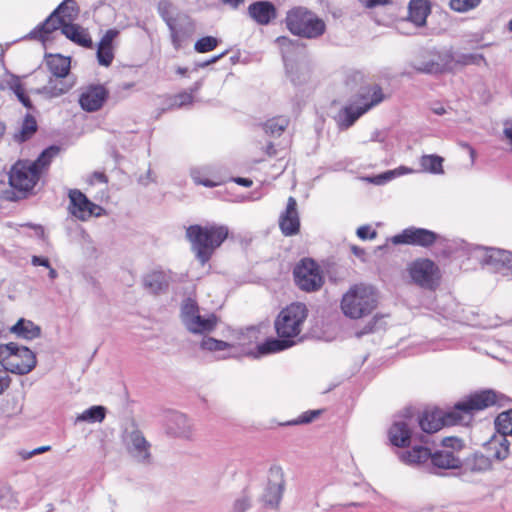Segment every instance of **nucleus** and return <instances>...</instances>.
<instances>
[{"instance_id":"f257e3e1","label":"nucleus","mask_w":512,"mask_h":512,"mask_svg":"<svg viewBox=\"0 0 512 512\" xmlns=\"http://www.w3.org/2000/svg\"><path fill=\"white\" fill-rule=\"evenodd\" d=\"M228 234V227L219 224L191 225L186 230L192 251L202 266L211 259L214 252L228 237Z\"/></svg>"},{"instance_id":"f03ea898","label":"nucleus","mask_w":512,"mask_h":512,"mask_svg":"<svg viewBox=\"0 0 512 512\" xmlns=\"http://www.w3.org/2000/svg\"><path fill=\"white\" fill-rule=\"evenodd\" d=\"M378 303V294L371 285H352L341 299V310L350 319H360L371 314Z\"/></svg>"},{"instance_id":"7ed1b4c3","label":"nucleus","mask_w":512,"mask_h":512,"mask_svg":"<svg viewBox=\"0 0 512 512\" xmlns=\"http://www.w3.org/2000/svg\"><path fill=\"white\" fill-rule=\"evenodd\" d=\"M285 22L293 35L307 39L318 38L326 30L325 22L304 7H295L288 11Z\"/></svg>"},{"instance_id":"20e7f679","label":"nucleus","mask_w":512,"mask_h":512,"mask_svg":"<svg viewBox=\"0 0 512 512\" xmlns=\"http://www.w3.org/2000/svg\"><path fill=\"white\" fill-rule=\"evenodd\" d=\"M36 363V355L29 348L14 342L0 345V364L6 371L25 375L35 368Z\"/></svg>"},{"instance_id":"39448f33","label":"nucleus","mask_w":512,"mask_h":512,"mask_svg":"<svg viewBox=\"0 0 512 512\" xmlns=\"http://www.w3.org/2000/svg\"><path fill=\"white\" fill-rule=\"evenodd\" d=\"M359 99L357 105L347 106L339 111L336 120L340 128L347 129L352 126L360 116L381 103L384 94L378 85H371L361 89Z\"/></svg>"},{"instance_id":"423d86ee","label":"nucleus","mask_w":512,"mask_h":512,"mask_svg":"<svg viewBox=\"0 0 512 512\" xmlns=\"http://www.w3.org/2000/svg\"><path fill=\"white\" fill-rule=\"evenodd\" d=\"M307 314V308L302 303H292L284 308L275 320L277 335L280 338L300 341Z\"/></svg>"},{"instance_id":"0eeeda50","label":"nucleus","mask_w":512,"mask_h":512,"mask_svg":"<svg viewBox=\"0 0 512 512\" xmlns=\"http://www.w3.org/2000/svg\"><path fill=\"white\" fill-rule=\"evenodd\" d=\"M181 321L194 334H205L214 330L217 318L214 314L201 315L197 302L187 298L181 305Z\"/></svg>"},{"instance_id":"6e6552de","label":"nucleus","mask_w":512,"mask_h":512,"mask_svg":"<svg viewBox=\"0 0 512 512\" xmlns=\"http://www.w3.org/2000/svg\"><path fill=\"white\" fill-rule=\"evenodd\" d=\"M285 489L284 472L280 466H272L268 471L267 484L260 501L269 508H277Z\"/></svg>"},{"instance_id":"1a4fd4ad","label":"nucleus","mask_w":512,"mask_h":512,"mask_svg":"<svg viewBox=\"0 0 512 512\" xmlns=\"http://www.w3.org/2000/svg\"><path fill=\"white\" fill-rule=\"evenodd\" d=\"M496 403V394L491 390H485L476 394L471 395L467 399H464L458 402L454 409L453 414L450 416H454L457 414L459 417L463 418V423L470 420V417L474 411L483 410L489 406H492Z\"/></svg>"},{"instance_id":"9d476101","label":"nucleus","mask_w":512,"mask_h":512,"mask_svg":"<svg viewBox=\"0 0 512 512\" xmlns=\"http://www.w3.org/2000/svg\"><path fill=\"white\" fill-rule=\"evenodd\" d=\"M69 212L80 221H87L91 217H100L105 210L90 201L87 196L78 189H71L68 192Z\"/></svg>"},{"instance_id":"9b49d317","label":"nucleus","mask_w":512,"mask_h":512,"mask_svg":"<svg viewBox=\"0 0 512 512\" xmlns=\"http://www.w3.org/2000/svg\"><path fill=\"white\" fill-rule=\"evenodd\" d=\"M294 278L299 288L307 292L318 290L323 284L319 267L311 259H303L294 268Z\"/></svg>"},{"instance_id":"f8f14e48","label":"nucleus","mask_w":512,"mask_h":512,"mask_svg":"<svg viewBox=\"0 0 512 512\" xmlns=\"http://www.w3.org/2000/svg\"><path fill=\"white\" fill-rule=\"evenodd\" d=\"M124 446L130 457L141 464H150L152 460L151 444L138 429L126 431L123 436Z\"/></svg>"},{"instance_id":"ddd939ff","label":"nucleus","mask_w":512,"mask_h":512,"mask_svg":"<svg viewBox=\"0 0 512 512\" xmlns=\"http://www.w3.org/2000/svg\"><path fill=\"white\" fill-rule=\"evenodd\" d=\"M409 274L417 285L425 289H434L440 279L438 267L429 259H418L411 263Z\"/></svg>"},{"instance_id":"4468645a","label":"nucleus","mask_w":512,"mask_h":512,"mask_svg":"<svg viewBox=\"0 0 512 512\" xmlns=\"http://www.w3.org/2000/svg\"><path fill=\"white\" fill-rule=\"evenodd\" d=\"M39 178V173L34 170V165H30V161H18L10 170L9 184L14 189L27 192L36 185Z\"/></svg>"},{"instance_id":"2eb2a0df","label":"nucleus","mask_w":512,"mask_h":512,"mask_svg":"<svg viewBox=\"0 0 512 512\" xmlns=\"http://www.w3.org/2000/svg\"><path fill=\"white\" fill-rule=\"evenodd\" d=\"M443 238L437 233L424 229L409 227L404 229L400 234H397L391 238L393 244H408L416 245L421 247H430L434 243Z\"/></svg>"},{"instance_id":"dca6fc26","label":"nucleus","mask_w":512,"mask_h":512,"mask_svg":"<svg viewBox=\"0 0 512 512\" xmlns=\"http://www.w3.org/2000/svg\"><path fill=\"white\" fill-rule=\"evenodd\" d=\"M453 414V410L444 414L441 410L425 411L418 419L421 429L426 433H435L444 425H453L463 423V418L457 414Z\"/></svg>"},{"instance_id":"f3484780","label":"nucleus","mask_w":512,"mask_h":512,"mask_svg":"<svg viewBox=\"0 0 512 512\" xmlns=\"http://www.w3.org/2000/svg\"><path fill=\"white\" fill-rule=\"evenodd\" d=\"M109 95L108 90L100 84L84 87L79 96V104L86 112H95L102 108Z\"/></svg>"},{"instance_id":"a211bd4d","label":"nucleus","mask_w":512,"mask_h":512,"mask_svg":"<svg viewBox=\"0 0 512 512\" xmlns=\"http://www.w3.org/2000/svg\"><path fill=\"white\" fill-rule=\"evenodd\" d=\"M483 261L494 272L512 277V252L498 248H488Z\"/></svg>"},{"instance_id":"6ab92c4d","label":"nucleus","mask_w":512,"mask_h":512,"mask_svg":"<svg viewBox=\"0 0 512 512\" xmlns=\"http://www.w3.org/2000/svg\"><path fill=\"white\" fill-rule=\"evenodd\" d=\"M279 227L285 236H292L299 232L300 219L294 197L288 198L286 209L279 218Z\"/></svg>"},{"instance_id":"aec40b11","label":"nucleus","mask_w":512,"mask_h":512,"mask_svg":"<svg viewBox=\"0 0 512 512\" xmlns=\"http://www.w3.org/2000/svg\"><path fill=\"white\" fill-rule=\"evenodd\" d=\"M168 27L172 44L176 50L181 48L183 41L191 36L195 30L193 21L187 16H179Z\"/></svg>"},{"instance_id":"412c9836","label":"nucleus","mask_w":512,"mask_h":512,"mask_svg":"<svg viewBox=\"0 0 512 512\" xmlns=\"http://www.w3.org/2000/svg\"><path fill=\"white\" fill-rule=\"evenodd\" d=\"M167 432L173 436L189 438L192 432L191 421L180 412H171L166 419Z\"/></svg>"},{"instance_id":"4be33fe9","label":"nucleus","mask_w":512,"mask_h":512,"mask_svg":"<svg viewBox=\"0 0 512 512\" xmlns=\"http://www.w3.org/2000/svg\"><path fill=\"white\" fill-rule=\"evenodd\" d=\"M119 35L116 29H109L105 32L97 47V60L100 65L108 67L114 59L113 41Z\"/></svg>"},{"instance_id":"5701e85b","label":"nucleus","mask_w":512,"mask_h":512,"mask_svg":"<svg viewBox=\"0 0 512 512\" xmlns=\"http://www.w3.org/2000/svg\"><path fill=\"white\" fill-rule=\"evenodd\" d=\"M248 14L259 25H268L277 15L275 6L269 1L250 4Z\"/></svg>"},{"instance_id":"b1692460","label":"nucleus","mask_w":512,"mask_h":512,"mask_svg":"<svg viewBox=\"0 0 512 512\" xmlns=\"http://www.w3.org/2000/svg\"><path fill=\"white\" fill-rule=\"evenodd\" d=\"M510 442L503 435L494 434L484 443V450L489 458L497 461L505 460L510 454Z\"/></svg>"},{"instance_id":"393cba45","label":"nucleus","mask_w":512,"mask_h":512,"mask_svg":"<svg viewBox=\"0 0 512 512\" xmlns=\"http://www.w3.org/2000/svg\"><path fill=\"white\" fill-rule=\"evenodd\" d=\"M429 471L436 474V469H457L461 460L454 451L440 450L431 454Z\"/></svg>"},{"instance_id":"a878e982","label":"nucleus","mask_w":512,"mask_h":512,"mask_svg":"<svg viewBox=\"0 0 512 512\" xmlns=\"http://www.w3.org/2000/svg\"><path fill=\"white\" fill-rule=\"evenodd\" d=\"M173 279V274L168 271L155 270L145 275L143 283L146 289L154 294L163 292Z\"/></svg>"},{"instance_id":"bb28decb","label":"nucleus","mask_w":512,"mask_h":512,"mask_svg":"<svg viewBox=\"0 0 512 512\" xmlns=\"http://www.w3.org/2000/svg\"><path fill=\"white\" fill-rule=\"evenodd\" d=\"M411 419L395 421L389 429V439L394 446L404 447L409 445L411 438Z\"/></svg>"},{"instance_id":"cd10ccee","label":"nucleus","mask_w":512,"mask_h":512,"mask_svg":"<svg viewBox=\"0 0 512 512\" xmlns=\"http://www.w3.org/2000/svg\"><path fill=\"white\" fill-rule=\"evenodd\" d=\"M65 23L54 10L43 23L39 24L29 33V38L45 41L50 33L58 28L62 29Z\"/></svg>"},{"instance_id":"c85d7f7f","label":"nucleus","mask_w":512,"mask_h":512,"mask_svg":"<svg viewBox=\"0 0 512 512\" xmlns=\"http://www.w3.org/2000/svg\"><path fill=\"white\" fill-rule=\"evenodd\" d=\"M62 34L72 42L85 48H92L93 42L87 29L73 23H65Z\"/></svg>"},{"instance_id":"c756f323","label":"nucleus","mask_w":512,"mask_h":512,"mask_svg":"<svg viewBox=\"0 0 512 512\" xmlns=\"http://www.w3.org/2000/svg\"><path fill=\"white\" fill-rule=\"evenodd\" d=\"M431 451L423 446H414L411 450L399 453V459L410 466L424 465L431 459Z\"/></svg>"},{"instance_id":"7c9ffc66","label":"nucleus","mask_w":512,"mask_h":512,"mask_svg":"<svg viewBox=\"0 0 512 512\" xmlns=\"http://www.w3.org/2000/svg\"><path fill=\"white\" fill-rule=\"evenodd\" d=\"M408 20L416 27L426 24L427 16L430 13L428 0H411L408 6Z\"/></svg>"},{"instance_id":"2f4dec72","label":"nucleus","mask_w":512,"mask_h":512,"mask_svg":"<svg viewBox=\"0 0 512 512\" xmlns=\"http://www.w3.org/2000/svg\"><path fill=\"white\" fill-rule=\"evenodd\" d=\"M286 72L291 82L295 85H302L309 81L311 70L307 63L290 61L285 64Z\"/></svg>"},{"instance_id":"473e14b6","label":"nucleus","mask_w":512,"mask_h":512,"mask_svg":"<svg viewBox=\"0 0 512 512\" xmlns=\"http://www.w3.org/2000/svg\"><path fill=\"white\" fill-rule=\"evenodd\" d=\"M190 176L195 184L208 188L220 185L221 181L214 178L213 168L210 166H197L190 169Z\"/></svg>"},{"instance_id":"72a5a7b5","label":"nucleus","mask_w":512,"mask_h":512,"mask_svg":"<svg viewBox=\"0 0 512 512\" xmlns=\"http://www.w3.org/2000/svg\"><path fill=\"white\" fill-rule=\"evenodd\" d=\"M1 89L11 90L18 100L28 109L32 108V103L29 97L25 94L24 87L21 83L20 77L10 74L7 78L2 80Z\"/></svg>"},{"instance_id":"f704fd0d","label":"nucleus","mask_w":512,"mask_h":512,"mask_svg":"<svg viewBox=\"0 0 512 512\" xmlns=\"http://www.w3.org/2000/svg\"><path fill=\"white\" fill-rule=\"evenodd\" d=\"M296 343V340H289L286 338H270L257 346V356L277 353L292 347Z\"/></svg>"},{"instance_id":"c9c22d12","label":"nucleus","mask_w":512,"mask_h":512,"mask_svg":"<svg viewBox=\"0 0 512 512\" xmlns=\"http://www.w3.org/2000/svg\"><path fill=\"white\" fill-rule=\"evenodd\" d=\"M11 332L19 338L33 340L41 334V328L30 320L21 318L11 327Z\"/></svg>"},{"instance_id":"e433bc0d","label":"nucleus","mask_w":512,"mask_h":512,"mask_svg":"<svg viewBox=\"0 0 512 512\" xmlns=\"http://www.w3.org/2000/svg\"><path fill=\"white\" fill-rule=\"evenodd\" d=\"M440 63L432 64L427 70L430 71H442L451 72L457 69V52H453L452 49H446L438 52Z\"/></svg>"},{"instance_id":"4c0bfd02","label":"nucleus","mask_w":512,"mask_h":512,"mask_svg":"<svg viewBox=\"0 0 512 512\" xmlns=\"http://www.w3.org/2000/svg\"><path fill=\"white\" fill-rule=\"evenodd\" d=\"M47 66L56 78H64L70 70V58L61 55H51L47 59Z\"/></svg>"},{"instance_id":"58836bf2","label":"nucleus","mask_w":512,"mask_h":512,"mask_svg":"<svg viewBox=\"0 0 512 512\" xmlns=\"http://www.w3.org/2000/svg\"><path fill=\"white\" fill-rule=\"evenodd\" d=\"M466 469L475 473H484L492 468V460L486 454L474 453L465 462Z\"/></svg>"},{"instance_id":"ea45409f","label":"nucleus","mask_w":512,"mask_h":512,"mask_svg":"<svg viewBox=\"0 0 512 512\" xmlns=\"http://www.w3.org/2000/svg\"><path fill=\"white\" fill-rule=\"evenodd\" d=\"M444 159L435 154H427L421 156L419 163L423 172L441 175L444 173L443 169Z\"/></svg>"},{"instance_id":"a19ab883","label":"nucleus","mask_w":512,"mask_h":512,"mask_svg":"<svg viewBox=\"0 0 512 512\" xmlns=\"http://www.w3.org/2000/svg\"><path fill=\"white\" fill-rule=\"evenodd\" d=\"M55 12L64 22L72 23L78 17L79 7L74 0H64Z\"/></svg>"},{"instance_id":"79ce46f5","label":"nucleus","mask_w":512,"mask_h":512,"mask_svg":"<svg viewBox=\"0 0 512 512\" xmlns=\"http://www.w3.org/2000/svg\"><path fill=\"white\" fill-rule=\"evenodd\" d=\"M37 127L35 118L27 114L22 122L20 131L14 135L15 141L21 143L30 139L37 131Z\"/></svg>"},{"instance_id":"37998d69","label":"nucleus","mask_w":512,"mask_h":512,"mask_svg":"<svg viewBox=\"0 0 512 512\" xmlns=\"http://www.w3.org/2000/svg\"><path fill=\"white\" fill-rule=\"evenodd\" d=\"M59 151V147L50 146L40 154L37 160L34 162L30 161V165H34V170H36L40 176L42 171L50 165L52 159L58 155Z\"/></svg>"},{"instance_id":"c03bdc74","label":"nucleus","mask_w":512,"mask_h":512,"mask_svg":"<svg viewBox=\"0 0 512 512\" xmlns=\"http://www.w3.org/2000/svg\"><path fill=\"white\" fill-rule=\"evenodd\" d=\"M106 415V409L103 406H92L85 411H83L81 414H79L76 419L75 423L77 422H89V423H95V422H102Z\"/></svg>"},{"instance_id":"a18cd8bd","label":"nucleus","mask_w":512,"mask_h":512,"mask_svg":"<svg viewBox=\"0 0 512 512\" xmlns=\"http://www.w3.org/2000/svg\"><path fill=\"white\" fill-rule=\"evenodd\" d=\"M498 435L512 436V409L501 412L495 419Z\"/></svg>"},{"instance_id":"49530a36","label":"nucleus","mask_w":512,"mask_h":512,"mask_svg":"<svg viewBox=\"0 0 512 512\" xmlns=\"http://www.w3.org/2000/svg\"><path fill=\"white\" fill-rule=\"evenodd\" d=\"M423 59H417L414 63V68L420 72L424 73H441L442 71H430L427 70L430 68L432 64L440 63V58L438 52L435 51H427L422 55Z\"/></svg>"},{"instance_id":"de8ad7c7","label":"nucleus","mask_w":512,"mask_h":512,"mask_svg":"<svg viewBox=\"0 0 512 512\" xmlns=\"http://www.w3.org/2000/svg\"><path fill=\"white\" fill-rule=\"evenodd\" d=\"M289 120L286 117H276L268 120L264 124V130L271 136H280L287 128Z\"/></svg>"},{"instance_id":"09e8293b","label":"nucleus","mask_w":512,"mask_h":512,"mask_svg":"<svg viewBox=\"0 0 512 512\" xmlns=\"http://www.w3.org/2000/svg\"><path fill=\"white\" fill-rule=\"evenodd\" d=\"M276 43L282 52V57L284 64L290 62L289 59L290 54L294 53L297 49H299V44L297 41H293L286 36H280L276 39Z\"/></svg>"},{"instance_id":"8fccbe9b","label":"nucleus","mask_w":512,"mask_h":512,"mask_svg":"<svg viewBox=\"0 0 512 512\" xmlns=\"http://www.w3.org/2000/svg\"><path fill=\"white\" fill-rule=\"evenodd\" d=\"M482 63L487 65V61L482 54L457 52V69L468 65H481Z\"/></svg>"},{"instance_id":"3c124183","label":"nucleus","mask_w":512,"mask_h":512,"mask_svg":"<svg viewBox=\"0 0 512 512\" xmlns=\"http://www.w3.org/2000/svg\"><path fill=\"white\" fill-rule=\"evenodd\" d=\"M70 89L69 85H66L62 81L59 83L57 80L50 79L48 85L43 88V92L49 95L50 97H58Z\"/></svg>"},{"instance_id":"603ef678","label":"nucleus","mask_w":512,"mask_h":512,"mask_svg":"<svg viewBox=\"0 0 512 512\" xmlns=\"http://www.w3.org/2000/svg\"><path fill=\"white\" fill-rule=\"evenodd\" d=\"M218 39L212 36H206L196 41L194 49L198 53H206L214 50L218 46Z\"/></svg>"},{"instance_id":"864d4df0","label":"nucleus","mask_w":512,"mask_h":512,"mask_svg":"<svg viewBox=\"0 0 512 512\" xmlns=\"http://www.w3.org/2000/svg\"><path fill=\"white\" fill-rule=\"evenodd\" d=\"M200 347L203 350L216 352L227 349L228 347H230V344L225 341L217 340L211 337H206L202 339Z\"/></svg>"},{"instance_id":"5fc2aeb1","label":"nucleus","mask_w":512,"mask_h":512,"mask_svg":"<svg viewBox=\"0 0 512 512\" xmlns=\"http://www.w3.org/2000/svg\"><path fill=\"white\" fill-rule=\"evenodd\" d=\"M481 0H450L449 6L452 10L464 13L476 8Z\"/></svg>"},{"instance_id":"6e6d98bb","label":"nucleus","mask_w":512,"mask_h":512,"mask_svg":"<svg viewBox=\"0 0 512 512\" xmlns=\"http://www.w3.org/2000/svg\"><path fill=\"white\" fill-rule=\"evenodd\" d=\"M252 506V496L247 492L242 493L233 503V512H246Z\"/></svg>"},{"instance_id":"4d7b16f0","label":"nucleus","mask_w":512,"mask_h":512,"mask_svg":"<svg viewBox=\"0 0 512 512\" xmlns=\"http://www.w3.org/2000/svg\"><path fill=\"white\" fill-rule=\"evenodd\" d=\"M193 102V95L188 91L181 92L172 98L171 107L181 108Z\"/></svg>"},{"instance_id":"13d9d810","label":"nucleus","mask_w":512,"mask_h":512,"mask_svg":"<svg viewBox=\"0 0 512 512\" xmlns=\"http://www.w3.org/2000/svg\"><path fill=\"white\" fill-rule=\"evenodd\" d=\"M320 410H310L302 413L297 419L287 422V425H299L312 422L320 415Z\"/></svg>"},{"instance_id":"bf43d9fd","label":"nucleus","mask_w":512,"mask_h":512,"mask_svg":"<svg viewBox=\"0 0 512 512\" xmlns=\"http://www.w3.org/2000/svg\"><path fill=\"white\" fill-rule=\"evenodd\" d=\"M171 8L172 4L167 0H162L158 4V12L166 22L167 26H169L174 21V18H172L170 15Z\"/></svg>"},{"instance_id":"052dcab7","label":"nucleus","mask_w":512,"mask_h":512,"mask_svg":"<svg viewBox=\"0 0 512 512\" xmlns=\"http://www.w3.org/2000/svg\"><path fill=\"white\" fill-rule=\"evenodd\" d=\"M393 178H395V173L391 172V170H389L382 174H379V175H376L373 177H369V178H367V180L370 183H373L375 185H383V184L387 183L388 181L392 180Z\"/></svg>"},{"instance_id":"680f3d73","label":"nucleus","mask_w":512,"mask_h":512,"mask_svg":"<svg viewBox=\"0 0 512 512\" xmlns=\"http://www.w3.org/2000/svg\"><path fill=\"white\" fill-rule=\"evenodd\" d=\"M357 236L362 240H372L377 236V232L370 225H363L357 229Z\"/></svg>"},{"instance_id":"e2e57ef3","label":"nucleus","mask_w":512,"mask_h":512,"mask_svg":"<svg viewBox=\"0 0 512 512\" xmlns=\"http://www.w3.org/2000/svg\"><path fill=\"white\" fill-rule=\"evenodd\" d=\"M503 138L509 145V151L512 153V120L507 119L503 123Z\"/></svg>"},{"instance_id":"0e129e2a","label":"nucleus","mask_w":512,"mask_h":512,"mask_svg":"<svg viewBox=\"0 0 512 512\" xmlns=\"http://www.w3.org/2000/svg\"><path fill=\"white\" fill-rule=\"evenodd\" d=\"M442 445L445 448H452L453 450H458L462 448V441L456 437H446L442 440Z\"/></svg>"},{"instance_id":"69168bd1","label":"nucleus","mask_w":512,"mask_h":512,"mask_svg":"<svg viewBox=\"0 0 512 512\" xmlns=\"http://www.w3.org/2000/svg\"><path fill=\"white\" fill-rule=\"evenodd\" d=\"M31 263L33 266H43L46 268H50L49 259L46 257L33 256L31 259Z\"/></svg>"},{"instance_id":"338daca9","label":"nucleus","mask_w":512,"mask_h":512,"mask_svg":"<svg viewBox=\"0 0 512 512\" xmlns=\"http://www.w3.org/2000/svg\"><path fill=\"white\" fill-rule=\"evenodd\" d=\"M151 182H155V178L152 176L151 169H148L145 175L140 176L139 183L147 186Z\"/></svg>"},{"instance_id":"774afa93","label":"nucleus","mask_w":512,"mask_h":512,"mask_svg":"<svg viewBox=\"0 0 512 512\" xmlns=\"http://www.w3.org/2000/svg\"><path fill=\"white\" fill-rule=\"evenodd\" d=\"M51 449L50 446H41V447H38L30 452H28L26 455L23 456L24 459H28V458H31L35 455H38V454H41V453H44L46 451H49Z\"/></svg>"}]
</instances>
